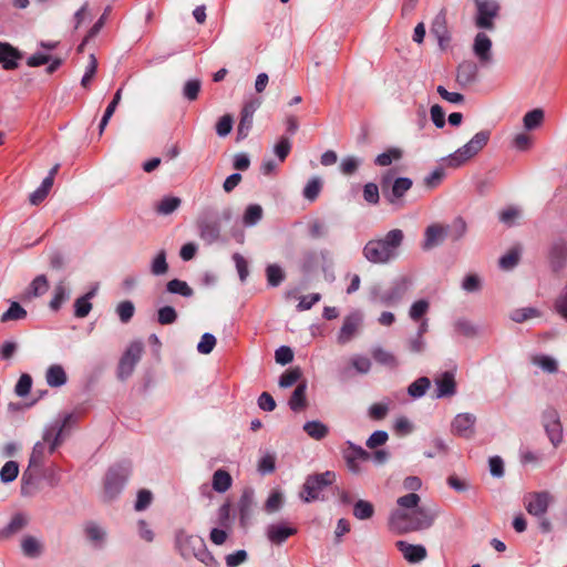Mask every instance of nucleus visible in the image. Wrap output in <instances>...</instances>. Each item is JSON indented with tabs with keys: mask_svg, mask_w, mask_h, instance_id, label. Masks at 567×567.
Segmentation results:
<instances>
[{
	"mask_svg": "<svg viewBox=\"0 0 567 567\" xmlns=\"http://www.w3.org/2000/svg\"><path fill=\"white\" fill-rule=\"evenodd\" d=\"M421 497L416 493H409L396 499L400 508L391 512L389 527L399 534L426 529L432 526L435 514L429 508L419 506Z\"/></svg>",
	"mask_w": 567,
	"mask_h": 567,
	"instance_id": "f257e3e1",
	"label": "nucleus"
},
{
	"mask_svg": "<svg viewBox=\"0 0 567 567\" xmlns=\"http://www.w3.org/2000/svg\"><path fill=\"white\" fill-rule=\"evenodd\" d=\"M403 239L401 229H392L384 237L369 240L363 247V256L372 264H388L399 256Z\"/></svg>",
	"mask_w": 567,
	"mask_h": 567,
	"instance_id": "f03ea898",
	"label": "nucleus"
},
{
	"mask_svg": "<svg viewBox=\"0 0 567 567\" xmlns=\"http://www.w3.org/2000/svg\"><path fill=\"white\" fill-rule=\"evenodd\" d=\"M491 137L489 131L477 132L465 145L456 150L453 154L443 158L446 166L457 168L465 164L470 158L477 155L488 143Z\"/></svg>",
	"mask_w": 567,
	"mask_h": 567,
	"instance_id": "7ed1b4c3",
	"label": "nucleus"
},
{
	"mask_svg": "<svg viewBox=\"0 0 567 567\" xmlns=\"http://www.w3.org/2000/svg\"><path fill=\"white\" fill-rule=\"evenodd\" d=\"M131 471L132 464L127 461L120 462L109 468L104 478L103 497L105 501H113L121 494Z\"/></svg>",
	"mask_w": 567,
	"mask_h": 567,
	"instance_id": "20e7f679",
	"label": "nucleus"
},
{
	"mask_svg": "<svg viewBox=\"0 0 567 567\" xmlns=\"http://www.w3.org/2000/svg\"><path fill=\"white\" fill-rule=\"evenodd\" d=\"M410 287V281L406 277L395 279L388 289H373L371 299L373 302L383 306H395L405 296Z\"/></svg>",
	"mask_w": 567,
	"mask_h": 567,
	"instance_id": "39448f33",
	"label": "nucleus"
},
{
	"mask_svg": "<svg viewBox=\"0 0 567 567\" xmlns=\"http://www.w3.org/2000/svg\"><path fill=\"white\" fill-rule=\"evenodd\" d=\"M336 481L334 472L327 471L324 473L309 475L303 484L301 498L306 503L319 499L320 493Z\"/></svg>",
	"mask_w": 567,
	"mask_h": 567,
	"instance_id": "423d86ee",
	"label": "nucleus"
},
{
	"mask_svg": "<svg viewBox=\"0 0 567 567\" xmlns=\"http://www.w3.org/2000/svg\"><path fill=\"white\" fill-rule=\"evenodd\" d=\"M476 14L475 25L478 29L493 31L495 29V19L498 18L501 6L497 0H474Z\"/></svg>",
	"mask_w": 567,
	"mask_h": 567,
	"instance_id": "0eeeda50",
	"label": "nucleus"
},
{
	"mask_svg": "<svg viewBox=\"0 0 567 567\" xmlns=\"http://www.w3.org/2000/svg\"><path fill=\"white\" fill-rule=\"evenodd\" d=\"M143 351L144 346L141 341H133L127 347L117 365V378L120 380H126L132 375L136 364L141 360Z\"/></svg>",
	"mask_w": 567,
	"mask_h": 567,
	"instance_id": "6e6552de",
	"label": "nucleus"
},
{
	"mask_svg": "<svg viewBox=\"0 0 567 567\" xmlns=\"http://www.w3.org/2000/svg\"><path fill=\"white\" fill-rule=\"evenodd\" d=\"M82 532L85 542L93 550H103L109 543V532L104 525L96 520L83 523Z\"/></svg>",
	"mask_w": 567,
	"mask_h": 567,
	"instance_id": "1a4fd4ad",
	"label": "nucleus"
},
{
	"mask_svg": "<svg viewBox=\"0 0 567 567\" xmlns=\"http://www.w3.org/2000/svg\"><path fill=\"white\" fill-rule=\"evenodd\" d=\"M542 423L550 443L557 447L563 442V425L558 412L551 408L545 410Z\"/></svg>",
	"mask_w": 567,
	"mask_h": 567,
	"instance_id": "9d476101",
	"label": "nucleus"
},
{
	"mask_svg": "<svg viewBox=\"0 0 567 567\" xmlns=\"http://www.w3.org/2000/svg\"><path fill=\"white\" fill-rule=\"evenodd\" d=\"M389 181H390L389 175H384L381 181V186H382V190H383V195H384L385 199L391 204H394L400 198H402L405 195V193L408 190H410V188L413 185V182L411 178L398 177L393 181L390 189H386V185L389 184Z\"/></svg>",
	"mask_w": 567,
	"mask_h": 567,
	"instance_id": "9b49d317",
	"label": "nucleus"
},
{
	"mask_svg": "<svg viewBox=\"0 0 567 567\" xmlns=\"http://www.w3.org/2000/svg\"><path fill=\"white\" fill-rule=\"evenodd\" d=\"M204 544L205 540L197 535H188L184 530L176 533V546L185 559L194 557Z\"/></svg>",
	"mask_w": 567,
	"mask_h": 567,
	"instance_id": "f8f14e48",
	"label": "nucleus"
},
{
	"mask_svg": "<svg viewBox=\"0 0 567 567\" xmlns=\"http://www.w3.org/2000/svg\"><path fill=\"white\" fill-rule=\"evenodd\" d=\"M363 322V315L359 310L352 311L343 319L342 327L338 334V342L346 344L359 332Z\"/></svg>",
	"mask_w": 567,
	"mask_h": 567,
	"instance_id": "ddd939ff",
	"label": "nucleus"
},
{
	"mask_svg": "<svg viewBox=\"0 0 567 567\" xmlns=\"http://www.w3.org/2000/svg\"><path fill=\"white\" fill-rule=\"evenodd\" d=\"M551 501L553 496L548 492H534L526 495L525 507L528 514L539 517L546 514Z\"/></svg>",
	"mask_w": 567,
	"mask_h": 567,
	"instance_id": "4468645a",
	"label": "nucleus"
},
{
	"mask_svg": "<svg viewBox=\"0 0 567 567\" xmlns=\"http://www.w3.org/2000/svg\"><path fill=\"white\" fill-rule=\"evenodd\" d=\"M75 421V416L72 413H68L63 416L61 422H55L51 427L47 429L43 439L50 442V453H53L62 441V433L65 427Z\"/></svg>",
	"mask_w": 567,
	"mask_h": 567,
	"instance_id": "2eb2a0df",
	"label": "nucleus"
},
{
	"mask_svg": "<svg viewBox=\"0 0 567 567\" xmlns=\"http://www.w3.org/2000/svg\"><path fill=\"white\" fill-rule=\"evenodd\" d=\"M478 78V65L472 60L462 61L456 69V83L465 89L477 81Z\"/></svg>",
	"mask_w": 567,
	"mask_h": 567,
	"instance_id": "dca6fc26",
	"label": "nucleus"
},
{
	"mask_svg": "<svg viewBox=\"0 0 567 567\" xmlns=\"http://www.w3.org/2000/svg\"><path fill=\"white\" fill-rule=\"evenodd\" d=\"M492 40L491 38L484 33L478 32L473 41V53L478 59L482 65L489 64L493 60L492 53Z\"/></svg>",
	"mask_w": 567,
	"mask_h": 567,
	"instance_id": "f3484780",
	"label": "nucleus"
},
{
	"mask_svg": "<svg viewBox=\"0 0 567 567\" xmlns=\"http://www.w3.org/2000/svg\"><path fill=\"white\" fill-rule=\"evenodd\" d=\"M476 416L472 413H460L452 421V432L458 436L470 439L475 433Z\"/></svg>",
	"mask_w": 567,
	"mask_h": 567,
	"instance_id": "a211bd4d",
	"label": "nucleus"
},
{
	"mask_svg": "<svg viewBox=\"0 0 567 567\" xmlns=\"http://www.w3.org/2000/svg\"><path fill=\"white\" fill-rule=\"evenodd\" d=\"M255 493L251 488H245L238 501L239 522L243 527H247L252 518L255 507Z\"/></svg>",
	"mask_w": 567,
	"mask_h": 567,
	"instance_id": "6ab92c4d",
	"label": "nucleus"
},
{
	"mask_svg": "<svg viewBox=\"0 0 567 567\" xmlns=\"http://www.w3.org/2000/svg\"><path fill=\"white\" fill-rule=\"evenodd\" d=\"M395 546L410 564H417L427 556L426 548L423 545H413L405 540H398Z\"/></svg>",
	"mask_w": 567,
	"mask_h": 567,
	"instance_id": "aec40b11",
	"label": "nucleus"
},
{
	"mask_svg": "<svg viewBox=\"0 0 567 567\" xmlns=\"http://www.w3.org/2000/svg\"><path fill=\"white\" fill-rule=\"evenodd\" d=\"M45 443H48V442L43 440L42 442H37L34 444L30 460H29L28 470L24 471V473L22 475L23 483L29 484L32 482L33 473H32L31 468L38 470L41 467L43 460H44Z\"/></svg>",
	"mask_w": 567,
	"mask_h": 567,
	"instance_id": "412c9836",
	"label": "nucleus"
},
{
	"mask_svg": "<svg viewBox=\"0 0 567 567\" xmlns=\"http://www.w3.org/2000/svg\"><path fill=\"white\" fill-rule=\"evenodd\" d=\"M434 382L436 386L435 398H450L456 393V382L452 372H444Z\"/></svg>",
	"mask_w": 567,
	"mask_h": 567,
	"instance_id": "4be33fe9",
	"label": "nucleus"
},
{
	"mask_svg": "<svg viewBox=\"0 0 567 567\" xmlns=\"http://www.w3.org/2000/svg\"><path fill=\"white\" fill-rule=\"evenodd\" d=\"M431 33L437 39L442 49L449 44L451 37L446 28V17L443 11L435 16L431 25Z\"/></svg>",
	"mask_w": 567,
	"mask_h": 567,
	"instance_id": "5701e85b",
	"label": "nucleus"
},
{
	"mask_svg": "<svg viewBox=\"0 0 567 567\" xmlns=\"http://www.w3.org/2000/svg\"><path fill=\"white\" fill-rule=\"evenodd\" d=\"M446 229L440 225H431L425 229L423 249L430 250L444 241Z\"/></svg>",
	"mask_w": 567,
	"mask_h": 567,
	"instance_id": "b1692460",
	"label": "nucleus"
},
{
	"mask_svg": "<svg viewBox=\"0 0 567 567\" xmlns=\"http://www.w3.org/2000/svg\"><path fill=\"white\" fill-rule=\"evenodd\" d=\"M256 109L257 105L254 103H248L243 107L240 121L237 127V140H244L248 136V133L252 126V117Z\"/></svg>",
	"mask_w": 567,
	"mask_h": 567,
	"instance_id": "393cba45",
	"label": "nucleus"
},
{
	"mask_svg": "<svg viewBox=\"0 0 567 567\" xmlns=\"http://www.w3.org/2000/svg\"><path fill=\"white\" fill-rule=\"evenodd\" d=\"M297 529L293 527L286 526L284 524H271L267 527V537L272 544L280 545L287 538L295 535Z\"/></svg>",
	"mask_w": 567,
	"mask_h": 567,
	"instance_id": "a878e982",
	"label": "nucleus"
},
{
	"mask_svg": "<svg viewBox=\"0 0 567 567\" xmlns=\"http://www.w3.org/2000/svg\"><path fill=\"white\" fill-rule=\"evenodd\" d=\"M29 523V517L22 513L12 516L7 526L0 529V539H9L21 532Z\"/></svg>",
	"mask_w": 567,
	"mask_h": 567,
	"instance_id": "bb28decb",
	"label": "nucleus"
},
{
	"mask_svg": "<svg viewBox=\"0 0 567 567\" xmlns=\"http://www.w3.org/2000/svg\"><path fill=\"white\" fill-rule=\"evenodd\" d=\"M71 296L70 288L68 287L65 280H60L53 289V296L49 303V307L52 311H59L63 303H65Z\"/></svg>",
	"mask_w": 567,
	"mask_h": 567,
	"instance_id": "cd10ccee",
	"label": "nucleus"
},
{
	"mask_svg": "<svg viewBox=\"0 0 567 567\" xmlns=\"http://www.w3.org/2000/svg\"><path fill=\"white\" fill-rule=\"evenodd\" d=\"M21 58L20 53L9 43L0 42V63L6 70H13L18 68V60Z\"/></svg>",
	"mask_w": 567,
	"mask_h": 567,
	"instance_id": "c85d7f7f",
	"label": "nucleus"
},
{
	"mask_svg": "<svg viewBox=\"0 0 567 567\" xmlns=\"http://www.w3.org/2000/svg\"><path fill=\"white\" fill-rule=\"evenodd\" d=\"M45 381L50 388H60L68 382V375L61 364H51L47 369Z\"/></svg>",
	"mask_w": 567,
	"mask_h": 567,
	"instance_id": "c756f323",
	"label": "nucleus"
},
{
	"mask_svg": "<svg viewBox=\"0 0 567 567\" xmlns=\"http://www.w3.org/2000/svg\"><path fill=\"white\" fill-rule=\"evenodd\" d=\"M199 236L206 244H213L218 240L220 229L217 223L200 219L198 221Z\"/></svg>",
	"mask_w": 567,
	"mask_h": 567,
	"instance_id": "7c9ffc66",
	"label": "nucleus"
},
{
	"mask_svg": "<svg viewBox=\"0 0 567 567\" xmlns=\"http://www.w3.org/2000/svg\"><path fill=\"white\" fill-rule=\"evenodd\" d=\"M549 257L553 268L560 269L567 257V245L564 241L555 243L550 248Z\"/></svg>",
	"mask_w": 567,
	"mask_h": 567,
	"instance_id": "2f4dec72",
	"label": "nucleus"
},
{
	"mask_svg": "<svg viewBox=\"0 0 567 567\" xmlns=\"http://www.w3.org/2000/svg\"><path fill=\"white\" fill-rule=\"evenodd\" d=\"M95 296V289L86 292L84 296L78 298L74 302V316L76 318H85L92 310L90 300Z\"/></svg>",
	"mask_w": 567,
	"mask_h": 567,
	"instance_id": "473e14b6",
	"label": "nucleus"
},
{
	"mask_svg": "<svg viewBox=\"0 0 567 567\" xmlns=\"http://www.w3.org/2000/svg\"><path fill=\"white\" fill-rule=\"evenodd\" d=\"M182 204L179 197L176 196H166L163 197L156 205L155 212L158 215L167 216L174 213Z\"/></svg>",
	"mask_w": 567,
	"mask_h": 567,
	"instance_id": "72a5a7b5",
	"label": "nucleus"
},
{
	"mask_svg": "<svg viewBox=\"0 0 567 567\" xmlns=\"http://www.w3.org/2000/svg\"><path fill=\"white\" fill-rule=\"evenodd\" d=\"M233 478L225 470H217L213 475V488L218 493H225L231 486Z\"/></svg>",
	"mask_w": 567,
	"mask_h": 567,
	"instance_id": "f704fd0d",
	"label": "nucleus"
},
{
	"mask_svg": "<svg viewBox=\"0 0 567 567\" xmlns=\"http://www.w3.org/2000/svg\"><path fill=\"white\" fill-rule=\"evenodd\" d=\"M166 291L172 295H179L185 298H190L194 295L193 288L184 280L172 279L166 284Z\"/></svg>",
	"mask_w": 567,
	"mask_h": 567,
	"instance_id": "c9c22d12",
	"label": "nucleus"
},
{
	"mask_svg": "<svg viewBox=\"0 0 567 567\" xmlns=\"http://www.w3.org/2000/svg\"><path fill=\"white\" fill-rule=\"evenodd\" d=\"M306 390L307 384L305 382L299 383L293 390L289 399V406L292 411L297 412L306 406Z\"/></svg>",
	"mask_w": 567,
	"mask_h": 567,
	"instance_id": "e433bc0d",
	"label": "nucleus"
},
{
	"mask_svg": "<svg viewBox=\"0 0 567 567\" xmlns=\"http://www.w3.org/2000/svg\"><path fill=\"white\" fill-rule=\"evenodd\" d=\"M303 431L315 440H322L324 439L328 433L329 429L326 424H323L320 421H308L303 424Z\"/></svg>",
	"mask_w": 567,
	"mask_h": 567,
	"instance_id": "4c0bfd02",
	"label": "nucleus"
},
{
	"mask_svg": "<svg viewBox=\"0 0 567 567\" xmlns=\"http://www.w3.org/2000/svg\"><path fill=\"white\" fill-rule=\"evenodd\" d=\"M167 255L161 249L151 261V274L153 276H164L168 271Z\"/></svg>",
	"mask_w": 567,
	"mask_h": 567,
	"instance_id": "58836bf2",
	"label": "nucleus"
},
{
	"mask_svg": "<svg viewBox=\"0 0 567 567\" xmlns=\"http://www.w3.org/2000/svg\"><path fill=\"white\" fill-rule=\"evenodd\" d=\"M49 289V282L44 275L37 276L30 284L27 295L29 298L43 296Z\"/></svg>",
	"mask_w": 567,
	"mask_h": 567,
	"instance_id": "ea45409f",
	"label": "nucleus"
},
{
	"mask_svg": "<svg viewBox=\"0 0 567 567\" xmlns=\"http://www.w3.org/2000/svg\"><path fill=\"white\" fill-rule=\"evenodd\" d=\"M21 549L27 557H39L42 553V545L33 536H25L21 543Z\"/></svg>",
	"mask_w": 567,
	"mask_h": 567,
	"instance_id": "a19ab883",
	"label": "nucleus"
},
{
	"mask_svg": "<svg viewBox=\"0 0 567 567\" xmlns=\"http://www.w3.org/2000/svg\"><path fill=\"white\" fill-rule=\"evenodd\" d=\"M545 113L542 109H534L523 117L524 127L528 131L539 127L544 121Z\"/></svg>",
	"mask_w": 567,
	"mask_h": 567,
	"instance_id": "79ce46f5",
	"label": "nucleus"
},
{
	"mask_svg": "<svg viewBox=\"0 0 567 567\" xmlns=\"http://www.w3.org/2000/svg\"><path fill=\"white\" fill-rule=\"evenodd\" d=\"M430 385V379L427 377H421L409 385L408 393L413 399H420L426 393Z\"/></svg>",
	"mask_w": 567,
	"mask_h": 567,
	"instance_id": "37998d69",
	"label": "nucleus"
},
{
	"mask_svg": "<svg viewBox=\"0 0 567 567\" xmlns=\"http://www.w3.org/2000/svg\"><path fill=\"white\" fill-rule=\"evenodd\" d=\"M25 317H27L25 309L19 302L12 301L9 309L2 313L0 321L8 322V321L22 320Z\"/></svg>",
	"mask_w": 567,
	"mask_h": 567,
	"instance_id": "c03bdc74",
	"label": "nucleus"
},
{
	"mask_svg": "<svg viewBox=\"0 0 567 567\" xmlns=\"http://www.w3.org/2000/svg\"><path fill=\"white\" fill-rule=\"evenodd\" d=\"M262 208L258 204H251L247 206L245 214L243 216V223L245 226H255L262 218Z\"/></svg>",
	"mask_w": 567,
	"mask_h": 567,
	"instance_id": "a18cd8bd",
	"label": "nucleus"
},
{
	"mask_svg": "<svg viewBox=\"0 0 567 567\" xmlns=\"http://www.w3.org/2000/svg\"><path fill=\"white\" fill-rule=\"evenodd\" d=\"M373 359L385 367L395 368L398 365L396 358L389 351L384 350L381 347H377L372 350Z\"/></svg>",
	"mask_w": 567,
	"mask_h": 567,
	"instance_id": "49530a36",
	"label": "nucleus"
},
{
	"mask_svg": "<svg viewBox=\"0 0 567 567\" xmlns=\"http://www.w3.org/2000/svg\"><path fill=\"white\" fill-rule=\"evenodd\" d=\"M348 449L343 452L344 460H355V461H369V452L362 449L360 445L352 443L351 441L347 442Z\"/></svg>",
	"mask_w": 567,
	"mask_h": 567,
	"instance_id": "de8ad7c7",
	"label": "nucleus"
},
{
	"mask_svg": "<svg viewBox=\"0 0 567 567\" xmlns=\"http://www.w3.org/2000/svg\"><path fill=\"white\" fill-rule=\"evenodd\" d=\"M522 217V209L517 206H508L499 213V221L512 227Z\"/></svg>",
	"mask_w": 567,
	"mask_h": 567,
	"instance_id": "09e8293b",
	"label": "nucleus"
},
{
	"mask_svg": "<svg viewBox=\"0 0 567 567\" xmlns=\"http://www.w3.org/2000/svg\"><path fill=\"white\" fill-rule=\"evenodd\" d=\"M373 514L374 507L370 502L363 499L355 502L353 506V515L355 518L364 520L371 518Z\"/></svg>",
	"mask_w": 567,
	"mask_h": 567,
	"instance_id": "8fccbe9b",
	"label": "nucleus"
},
{
	"mask_svg": "<svg viewBox=\"0 0 567 567\" xmlns=\"http://www.w3.org/2000/svg\"><path fill=\"white\" fill-rule=\"evenodd\" d=\"M454 329L456 332L467 338H475L480 334L478 328L466 319L456 320Z\"/></svg>",
	"mask_w": 567,
	"mask_h": 567,
	"instance_id": "3c124183",
	"label": "nucleus"
},
{
	"mask_svg": "<svg viewBox=\"0 0 567 567\" xmlns=\"http://www.w3.org/2000/svg\"><path fill=\"white\" fill-rule=\"evenodd\" d=\"M51 188L52 185H50V179H43L41 185L30 194L29 202L32 205L41 204L49 195Z\"/></svg>",
	"mask_w": 567,
	"mask_h": 567,
	"instance_id": "603ef678",
	"label": "nucleus"
},
{
	"mask_svg": "<svg viewBox=\"0 0 567 567\" xmlns=\"http://www.w3.org/2000/svg\"><path fill=\"white\" fill-rule=\"evenodd\" d=\"M267 282L271 287H278L285 279V272L280 266L272 264L266 268Z\"/></svg>",
	"mask_w": 567,
	"mask_h": 567,
	"instance_id": "864d4df0",
	"label": "nucleus"
},
{
	"mask_svg": "<svg viewBox=\"0 0 567 567\" xmlns=\"http://www.w3.org/2000/svg\"><path fill=\"white\" fill-rule=\"evenodd\" d=\"M402 157V151L399 148H389L388 151L379 154L374 163L378 166H389L393 161H398Z\"/></svg>",
	"mask_w": 567,
	"mask_h": 567,
	"instance_id": "5fc2aeb1",
	"label": "nucleus"
},
{
	"mask_svg": "<svg viewBox=\"0 0 567 567\" xmlns=\"http://www.w3.org/2000/svg\"><path fill=\"white\" fill-rule=\"evenodd\" d=\"M430 309V303L427 300L420 299L412 303L409 316L413 321H420L427 313Z\"/></svg>",
	"mask_w": 567,
	"mask_h": 567,
	"instance_id": "6e6d98bb",
	"label": "nucleus"
},
{
	"mask_svg": "<svg viewBox=\"0 0 567 567\" xmlns=\"http://www.w3.org/2000/svg\"><path fill=\"white\" fill-rule=\"evenodd\" d=\"M19 474V465L14 461H8L0 471V480L3 483L13 482Z\"/></svg>",
	"mask_w": 567,
	"mask_h": 567,
	"instance_id": "4d7b16f0",
	"label": "nucleus"
},
{
	"mask_svg": "<svg viewBox=\"0 0 567 567\" xmlns=\"http://www.w3.org/2000/svg\"><path fill=\"white\" fill-rule=\"evenodd\" d=\"M282 505H284L282 493L279 491H274L267 498L264 508L268 514H272V513L278 512L282 507Z\"/></svg>",
	"mask_w": 567,
	"mask_h": 567,
	"instance_id": "13d9d810",
	"label": "nucleus"
},
{
	"mask_svg": "<svg viewBox=\"0 0 567 567\" xmlns=\"http://www.w3.org/2000/svg\"><path fill=\"white\" fill-rule=\"evenodd\" d=\"M539 316V311L533 307L519 308L515 309L511 313V319L515 322H524L530 318H535Z\"/></svg>",
	"mask_w": 567,
	"mask_h": 567,
	"instance_id": "bf43d9fd",
	"label": "nucleus"
},
{
	"mask_svg": "<svg viewBox=\"0 0 567 567\" xmlns=\"http://www.w3.org/2000/svg\"><path fill=\"white\" fill-rule=\"evenodd\" d=\"M257 470L261 475L271 474L276 470V455L265 454L258 462Z\"/></svg>",
	"mask_w": 567,
	"mask_h": 567,
	"instance_id": "052dcab7",
	"label": "nucleus"
},
{
	"mask_svg": "<svg viewBox=\"0 0 567 567\" xmlns=\"http://www.w3.org/2000/svg\"><path fill=\"white\" fill-rule=\"evenodd\" d=\"M177 320V312L171 306H164L157 311V321L159 324H173Z\"/></svg>",
	"mask_w": 567,
	"mask_h": 567,
	"instance_id": "680f3d73",
	"label": "nucleus"
},
{
	"mask_svg": "<svg viewBox=\"0 0 567 567\" xmlns=\"http://www.w3.org/2000/svg\"><path fill=\"white\" fill-rule=\"evenodd\" d=\"M519 261V250L511 249L507 254L499 258L498 265L504 270L513 269Z\"/></svg>",
	"mask_w": 567,
	"mask_h": 567,
	"instance_id": "e2e57ef3",
	"label": "nucleus"
},
{
	"mask_svg": "<svg viewBox=\"0 0 567 567\" xmlns=\"http://www.w3.org/2000/svg\"><path fill=\"white\" fill-rule=\"evenodd\" d=\"M361 163L362 161L359 157L347 156L340 163V171L343 175L350 176L358 171Z\"/></svg>",
	"mask_w": 567,
	"mask_h": 567,
	"instance_id": "0e129e2a",
	"label": "nucleus"
},
{
	"mask_svg": "<svg viewBox=\"0 0 567 567\" xmlns=\"http://www.w3.org/2000/svg\"><path fill=\"white\" fill-rule=\"evenodd\" d=\"M322 187L321 179L319 177H312L303 188V197L308 200H315Z\"/></svg>",
	"mask_w": 567,
	"mask_h": 567,
	"instance_id": "69168bd1",
	"label": "nucleus"
},
{
	"mask_svg": "<svg viewBox=\"0 0 567 567\" xmlns=\"http://www.w3.org/2000/svg\"><path fill=\"white\" fill-rule=\"evenodd\" d=\"M135 307L132 301L125 300L117 305L116 313L123 323L128 322L134 316Z\"/></svg>",
	"mask_w": 567,
	"mask_h": 567,
	"instance_id": "338daca9",
	"label": "nucleus"
},
{
	"mask_svg": "<svg viewBox=\"0 0 567 567\" xmlns=\"http://www.w3.org/2000/svg\"><path fill=\"white\" fill-rule=\"evenodd\" d=\"M555 310L565 320H567V285L564 287L555 301Z\"/></svg>",
	"mask_w": 567,
	"mask_h": 567,
	"instance_id": "774afa93",
	"label": "nucleus"
}]
</instances>
